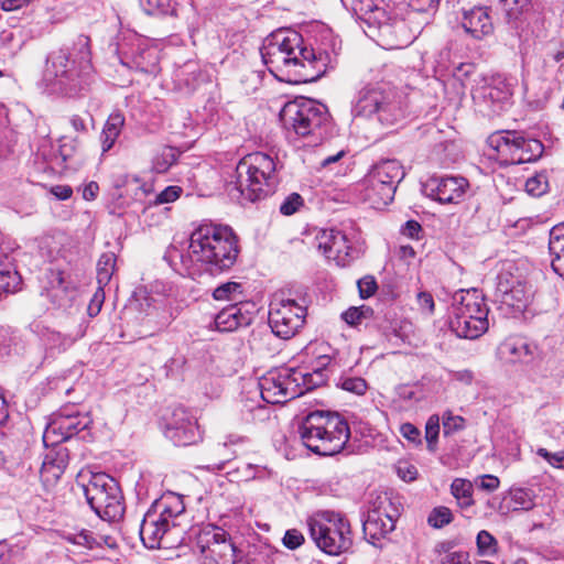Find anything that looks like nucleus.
<instances>
[{
  "mask_svg": "<svg viewBox=\"0 0 564 564\" xmlns=\"http://www.w3.org/2000/svg\"><path fill=\"white\" fill-rule=\"evenodd\" d=\"M91 73L90 39L80 34L70 48L63 47L47 56L44 78L65 95L75 96L88 88Z\"/></svg>",
  "mask_w": 564,
  "mask_h": 564,
  "instance_id": "f257e3e1",
  "label": "nucleus"
},
{
  "mask_svg": "<svg viewBox=\"0 0 564 564\" xmlns=\"http://www.w3.org/2000/svg\"><path fill=\"white\" fill-rule=\"evenodd\" d=\"M239 251L238 238L228 226L203 224L189 238L191 261L212 275L230 270Z\"/></svg>",
  "mask_w": 564,
  "mask_h": 564,
  "instance_id": "f03ea898",
  "label": "nucleus"
},
{
  "mask_svg": "<svg viewBox=\"0 0 564 564\" xmlns=\"http://www.w3.org/2000/svg\"><path fill=\"white\" fill-rule=\"evenodd\" d=\"M185 505L182 496L164 495L144 514L140 524V539L148 549H171L184 533Z\"/></svg>",
  "mask_w": 564,
  "mask_h": 564,
  "instance_id": "7ed1b4c3",
  "label": "nucleus"
},
{
  "mask_svg": "<svg viewBox=\"0 0 564 564\" xmlns=\"http://www.w3.org/2000/svg\"><path fill=\"white\" fill-rule=\"evenodd\" d=\"M297 433L303 445L321 456L340 453L350 437L348 423L340 414L319 410L302 419Z\"/></svg>",
  "mask_w": 564,
  "mask_h": 564,
  "instance_id": "20e7f679",
  "label": "nucleus"
},
{
  "mask_svg": "<svg viewBox=\"0 0 564 564\" xmlns=\"http://www.w3.org/2000/svg\"><path fill=\"white\" fill-rule=\"evenodd\" d=\"M238 181L235 189L241 204L254 203L274 193L279 183L276 165L269 154L254 152L246 155L237 164Z\"/></svg>",
  "mask_w": 564,
  "mask_h": 564,
  "instance_id": "39448f33",
  "label": "nucleus"
},
{
  "mask_svg": "<svg viewBox=\"0 0 564 564\" xmlns=\"http://www.w3.org/2000/svg\"><path fill=\"white\" fill-rule=\"evenodd\" d=\"M261 57L272 74L282 73L293 84L312 83L327 70L328 54L318 52V57L293 55L278 48H261Z\"/></svg>",
  "mask_w": 564,
  "mask_h": 564,
  "instance_id": "423d86ee",
  "label": "nucleus"
},
{
  "mask_svg": "<svg viewBox=\"0 0 564 564\" xmlns=\"http://www.w3.org/2000/svg\"><path fill=\"white\" fill-rule=\"evenodd\" d=\"M488 312L479 291L459 290L453 295L449 326L458 337L476 339L489 327Z\"/></svg>",
  "mask_w": 564,
  "mask_h": 564,
  "instance_id": "0eeeda50",
  "label": "nucleus"
},
{
  "mask_svg": "<svg viewBox=\"0 0 564 564\" xmlns=\"http://www.w3.org/2000/svg\"><path fill=\"white\" fill-rule=\"evenodd\" d=\"M351 111L355 117L376 116L383 124H393L403 115L397 94L386 83L367 84L359 89Z\"/></svg>",
  "mask_w": 564,
  "mask_h": 564,
  "instance_id": "6e6552de",
  "label": "nucleus"
},
{
  "mask_svg": "<svg viewBox=\"0 0 564 564\" xmlns=\"http://www.w3.org/2000/svg\"><path fill=\"white\" fill-rule=\"evenodd\" d=\"M80 489L94 512L107 521H117L124 513L123 497L115 478L105 473L91 474Z\"/></svg>",
  "mask_w": 564,
  "mask_h": 564,
  "instance_id": "1a4fd4ad",
  "label": "nucleus"
},
{
  "mask_svg": "<svg viewBox=\"0 0 564 564\" xmlns=\"http://www.w3.org/2000/svg\"><path fill=\"white\" fill-rule=\"evenodd\" d=\"M402 164L393 159L376 163L362 181L364 199L373 208H382L390 204L398 184L404 178Z\"/></svg>",
  "mask_w": 564,
  "mask_h": 564,
  "instance_id": "9d476101",
  "label": "nucleus"
},
{
  "mask_svg": "<svg viewBox=\"0 0 564 564\" xmlns=\"http://www.w3.org/2000/svg\"><path fill=\"white\" fill-rule=\"evenodd\" d=\"M308 527L311 538L326 554L339 555L352 546L350 523L341 513L324 511L318 520H311Z\"/></svg>",
  "mask_w": 564,
  "mask_h": 564,
  "instance_id": "9b49d317",
  "label": "nucleus"
},
{
  "mask_svg": "<svg viewBox=\"0 0 564 564\" xmlns=\"http://www.w3.org/2000/svg\"><path fill=\"white\" fill-rule=\"evenodd\" d=\"M280 121L285 130L293 131L300 137H322L329 115L323 104L303 98L286 102L280 111Z\"/></svg>",
  "mask_w": 564,
  "mask_h": 564,
  "instance_id": "f8f14e48",
  "label": "nucleus"
},
{
  "mask_svg": "<svg viewBox=\"0 0 564 564\" xmlns=\"http://www.w3.org/2000/svg\"><path fill=\"white\" fill-rule=\"evenodd\" d=\"M487 143L497 153L502 164H522L541 158L543 143L533 138H525L518 131H497L489 135Z\"/></svg>",
  "mask_w": 564,
  "mask_h": 564,
  "instance_id": "ddd939ff",
  "label": "nucleus"
},
{
  "mask_svg": "<svg viewBox=\"0 0 564 564\" xmlns=\"http://www.w3.org/2000/svg\"><path fill=\"white\" fill-rule=\"evenodd\" d=\"M496 301L499 310L507 316L517 317L529 306L533 290L521 274L511 269L502 270L497 276Z\"/></svg>",
  "mask_w": 564,
  "mask_h": 564,
  "instance_id": "4468645a",
  "label": "nucleus"
},
{
  "mask_svg": "<svg viewBox=\"0 0 564 564\" xmlns=\"http://www.w3.org/2000/svg\"><path fill=\"white\" fill-rule=\"evenodd\" d=\"M304 380L302 371L282 367L270 370L259 380L261 398L267 403L279 404L303 394L300 383Z\"/></svg>",
  "mask_w": 564,
  "mask_h": 564,
  "instance_id": "2eb2a0df",
  "label": "nucleus"
},
{
  "mask_svg": "<svg viewBox=\"0 0 564 564\" xmlns=\"http://www.w3.org/2000/svg\"><path fill=\"white\" fill-rule=\"evenodd\" d=\"M196 547L205 558L215 564H235L240 560V551L229 534L219 527L203 528L196 536Z\"/></svg>",
  "mask_w": 564,
  "mask_h": 564,
  "instance_id": "dca6fc26",
  "label": "nucleus"
},
{
  "mask_svg": "<svg viewBox=\"0 0 564 564\" xmlns=\"http://www.w3.org/2000/svg\"><path fill=\"white\" fill-rule=\"evenodd\" d=\"M306 307L293 299L275 297L269 310V326L272 333L282 338L293 337L303 326Z\"/></svg>",
  "mask_w": 564,
  "mask_h": 564,
  "instance_id": "f3484780",
  "label": "nucleus"
},
{
  "mask_svg": "<svg viewBox=\"0 0 564 564\" xmlns=\"http://www.w3.org/2000/svg\"><path fill=\"white\" fill-rule=\"evenodd\" d=\"M484 85L471 88V97L475 104L484 106L488 112L498 115L509 104L511 98L510 86L500 77L490 82L484 79Z\"/></svg>",
  "mask_w": 564,
  "mask_h": 564,
  "instance_id": "a211bd4d",
  "label": "nucleus"
},
{
  "mask_svg": "<svg viewBox=\"0 0 564 564\" xmlns=\"http://www.w3.org/2000/svg\"><path fill=\"white\" fill-rule=\"evenodd\" d=\"M315 240L318 250L337 265L346 267L354 259L355 250L340 230L323 229L316 235Z\"/></svg>",
  "mask_w": 564,
  "mask_h": 564,
  "instance_id": "6ab92c4d",
  "label": "nucleus"
},
{
  "mask_svg": "<svg viewBox=\"0 0 564 564\" xmlns=\"http://www.w3.org/2000/svg\"><path fill=\"white\" fill-rule=\"evenodd\" d=\"M399 517L397 509L388 511L386 507H379L368 512L364 521L362 531L365 539L371 545L382 549V540L387 538L395 528V521Z\"/></svg>",
  "mask_w": 564,
  "mask_h": 564,
  "instance_id": "aec40b11",
  "label": "nucleus"
},
{
  "mask_svg": "<svg viewBox=\"0 0 564 564\" xmlns=\"http://www.w3.org/2000/svg\"><path fill=\"white\" fill-rule=\"evenodd\" d=\"M91 423L93 420L88 413L75 412L70 408H63L61 409L58 416L47 427L43 440L46 443L50 433H54L61 435V438L55 441L56 443L67 441L68 438L89 429Z\"/></svg>",
  "mask_w": 564,
  "mask_h": 564,
  "instance_id": "412c9836",
  "label": "nucleus"
},
{
  "mask_svg": "<svg viewBox=\"0 0 564 564\" xmlns=\"http://www.w3.org/2000/svg\"><path fill=\"white\" fill-rule=\"evenodd\" d=\"M468 187L466 178L460 176L431 177L424 191L433 199L442 204L458 203Z\"/></svg>",
  "mask_w": 564,
  "mask_h": 564,
  "instance_id": "4be33fe9",
  "label": "nucleus"
},
{
  "mask_svg": "<svg viewBox=\"0 0 564 564\" xmlns=\"http://www.w3.org/2000/svg\"><path fill=\"white\" fill-rule=\"evenodd\" d=\"M166 435L177 446L194 444L200 437L197 423L183 408L173 411Z\"/></svg>",
  "mask_w": 564,
  "mask_h": 564,
  "instance_id": "5701e85b",
  "label": "nucleus"
},
{
  "mask_svg": "<svg viewBox=\"0 0 564 564\" xmlns=\"http://www.w3.org/2000/svg\"><path fill=\"white\" fill-rule=\"evenodd\" d=\"M254 319V304L237 302L223 308L215 316V326L219 332H234L249 326Z\"/></svg>",
  "mask_w": 564,
  "mask_h": 564,
  "instance_id": "b1692460",
  "label": "nucleus"
},
{
  "mask_svg": "<svg viewBox=\"0 0 564 564\" xmlns=\"http://www.w3.org/2000/svg\"><path fill=\"white\" fill-rule=\"evenodd\" d=\"M302 43L303 39L297 32L278 30L264 40L261 48H278V51L292 53L293 55L307 56L311 58L318 57V53L313 48L303 47Z\"/></svg>",
  "mask_w": 564,
  "mask_h": 564,
  "instance_id": "393cba45",
  "label": "nucleus"
},
{
  "mask_svg": "<svg viewBox=\"0 0 564 564\" xmlns=\"http://www.w3.org/2000/svg\"><path fill=\"white\" fill-rule=\"evenodd\" d=\"M69 462V453L65 446L56 445L44 456L40 476L45 486H53L64 474Z\"/></svg>",
  "mask_w": 564,
  "mask_h": 564,
  "instance_id": "a878e982",
  "label": "nucleus"
},
{
  "mask_svg": "<svg viewBox=\"0 0 564 564\" xmlns=\"http://www.w3.org/2000/svg\"><path fill=\"white\" fill-rule=\"evenodd\" d=\"M488 7H474L465 11L462 25L467 33L477 40L490 35L494 32V24Z\"/></svg>",
  "mask_w": 564,
  "mask_h": 564,
  "instance_id": "bb28decb",
  "label": "nucleus"
},
{
  "mask_svg": "<svg viewBox=\"0 0 564 564\" xmlns=\"http://www.w3.org/2000/svg\"><path fill=\"white\" fill-rule=\"evenodd\" d=\"M535 347L522 337H510L500 346V352L510 362H529L533 359Z\"/></svg>",
  "mask_w": 564,
  "mask_h": 564,
  "instance_id": "cd10ccee",
  "label": "nucleus"
},
{
  "mask_svg": "<svg viewBox=\"0 0 564 564\" xmlns=\"http://www.w3.org/2000/svg\"><path fill=\"white\" fill-rule=\"evenodd\" d=\"M549 251L553 271L564 280V223L551 229Z\"/></svg>",
  "mask_w": 564,
  "mask_h": 564,
  "instance_id": "c85d7f7f",
  "label": "nucleus"
},
{
  "mask_svg": "<svg viewBox=\"0 0 564 564\" xmlns=\"http://www.w3.org/2000/svg\"><path fill=\"white\" fill-rule=\"evenodd\" d=\"M62 539L69 544V546H67V551L73 554H85L86 551L93 550L99 545V542L94 536L93 532L85 529L65 531L62 534Z\"/></svg>",
  "mask_w": 564,
  "mask_h": 564,
  "instance_id": "c756f323",
  "label": "nucleus"
},
{
  "mask_svg": "<svg viewBox=\"0 0 564 564\" xmlns=\"http://www.w3.org/2000/svg\"><path fill=\"white\" fill-rule=\"evenodd\" d=\"M358 11L360 21L370 30L380 29L387 25L390 20L387 11L373 3L372 0L361 3Z\"/></svg>",
  "mask_w": 564,
  "mask_h": 564,
  "instance_id": "7c9ffc66",
  "label": "nucleus"
},
{
  "mask_svg": "<svg viewBox=\"0 0 564 564\" xmlns=\"http://www.w3.org/2000/svg\"><path fill=\"white\" fill-rule=\"evenodd\" d=\"M124 126V116L120 112L111 113L100 134L102 153L108 152L115 145Z\"/></svg>",
  "mask_w": 564,
  "mask_h": 564,
  "instance_id": "2f4dec72",
  "label": "nucleus"
},
{
  "mask_svg": "<svg viewBox=\"0 0 564 564\" xmlns=\"http://www.w3.org/2000/svg\"><path fill=\"white\" fill-rule=\"evenodd\" d=\"M330 357L327 355L318 357L316 360V367L313 369V372H303L302 376L304 380L300 383V388L303 389V393L305 391L312 390L316 387L322 386L326 381V376L324 373L325 368L329 365Z\"/></svg>",
  "mask_w": 564,
  "mask_h": 564,
  "instance_id": "473e14b6",
  "label": "nucleus"
},
{
  "mask_svg": "<svg viewBox=\"0 0 564 564\" xmlns=\"http://www.w3.org/2000/svg\"><path fill=\"white\" fill-rule=\"evenodd\" d=\"M84 336V329L80 327L75 333L62 334L55 330H48L44 335L45 344L50 349L65 350L72 346L77 339Z\"/></svg>",
  "mask_w": 564,
  "mask_h": 564,
  "instance_id": "72a5a7b5",
  "label": "nucleus"
},
{
  "mask_svg": "<svg viewBox=\"0 0 564 564\" xmlns=\"http://www.w3.org/2000/svg\"><path fill=\"white\" fill-rule=\"evenodd\" d=\"M242 285L238 282L229 281L218 285L213 291L215 301L242 302Z\"/></svg>",
  "mask_w": 564,
  "mask_h": 564,
  "instance_id": "f704fd0d",
  "label": "nucleus"
},
{
  "mask_svg": "<svg viewBox=\"0 0 564 564\" xmlns=\"http://www.w3.org/2000/svg\"><path fill=\"white\" fill-rule=\"evenodd\" d=\"M116 267V256L112 252L101 254L97 262V283L106 286L113 274Z\"/></svg>",
  "mask_w": 564,
  "mask_h": 564,
  "instance_id": "c9c22d12",
  "label": "nucleus"
},
{
  "mask_svg": "<svg viewBox=\"0 0 564 564\" xmlns=\"http://www.w3.org/2000/svg\"><path fill=\"white\" fill-rule=\"evenodd\" d=\"M508 22L518 21L531 4V0H498Z\"/></svg>",
  "mask_w": 564,
  "mask_h": 564,
  "instance_id": "e433bc0d",
  "label": "nucleus"
},
{
  "mask_svg": "<svg viewBox=\"0 0 564 564\" xmlns=\"http://www.w3.org/2000/svg\"><path fill=\"white\" fill-rule=\"evenodd\" d=\"M180 153L173 147H165L153 160V170L156 173H165L176 163Z\"/></svg>",
  "mask_w": 564,
  "mask_h": 564,
  "instance_id": "4c0bfd02",
  "label": "nucleus"
},
{
  "mask_svg": "<svg viewBox=\"0 0 564 564\" xmlns=\"http://www.w3.org/2000/svg\"><path fill=\"white\" fill-rule=\"evenodd\" d=\"M525 191L533 197H540L549 191V177L545 171L535 173L525 182Z\"/></svg>",
  "mask_w": 564,
  "mask_h": 564,
  "instance_id": "58836bf2",
  "label": "nucleus"
},
{
  "mask_svg": "<svg viewBox=\"0 0 564 564\" xmlns=\"http://www.w3.org/2000/svg\"><path fill=\"white\" fill-rule=\"evenodd\" d=\"M186 364L187 359L184 355L175 354L164 364V376L169 379L182 378L185 371Z\"/></svg>",
  "mask_w": 564,
  "mask_h": 564,
  "instance_id": "ea45409f",
  "label": "nucleus"
},
{
  "mask_svg": "<svg viewBox=\"0 0 564 564\" xmlns=\"http://www.w3.org/2000/svg\"><path fill=\"white\" fill-rule=\"evenodd\" d=\"M513 510H531L534 507L532 495L523 488H516L510 491Z\"/></svg>",
  "mask_w": 564,
  "mask_h": 564,
  "instance_id": "a19ab883",
  "label": "nucleus"
},
{
  "mask_svg": "<svg viewBox=\"0 0 564 564\" xmlns=\"http://www.w3.org/2000/svg\"><path fill=\"white\" fill-rule=\"evenodd\" d=\"M452 521L453 513L451 509L443 506L434 508L427 518V523L435 529H441Z\"/></svg>",
  "mask_w": 564,
  "mask_h": 564,
  "instance_id": "79ce46f5",
  "label": "nucleus"
},
{
  "mask_svg": "<svg viewBox=\"0 0 564 564\" xmlns=\"http://www.w3.org/2000/svg\"><path fill=\"white\" fill-rule=\"evenodd\" d=\"M440 433V419L437 415H432L429 417L426 425H425V440L427 449L430 452H435L436 444H437V437Z\"/></svg>",
  "mask_w": 564,
  "mask_h": 564,
  "instance_id": "37998d69",
  "label": "nucleus"
},
{
  "mask_svg": "<svg viewBox=\"0 0 564 564\" xmlns=\"http://www.w3.org/2000/svg\"><path fill=\"white\" fill-rule=\"evenodd\" d=\"M339 386L341 389L358 395H362L367 390V382L360 377L343 378Z\"/></svg>",
  "mask_w": 564,
  "mask_h": 564,
  "instance_id": "c03bdc74",
  "label": "nucleus"
},
{
  "mask_svg": "<svg viewBox=\"0 0 564 564\" xmlns=\"http://www.w3.org/2000/svg\"><path fill=\"white\" fill-rule=\"evenodd\" d=\"M303 203L304 200L300 194L292 193L289 196H286L285 199L281 203L280 212L285 216L293 215L299 210Z\"/></svg>",
  "mask_w": 564,
  "mask_h": 564,
  "instance_id": "a18cd8bd",
  "label": "nucleus"
},
{
  "mask_svg": "<svg viewBox=\"0 0 564 564\" xmlns=\"http://www.w3.org/2000/svg\"><path fill=\"white\" fill-rule=\"evenodd\" d=\"M18 286L17 272L11 270H0V294L15 292Z\"/></svg>",
  "mask_w": 564,
  "mask_h": 564,
  "instance_id": "49530a36",
  "label": "nucleus"
},
{
  "mask_svg": "<svg viewBox=\"0 0 564 564\" xmlns=\"http://www.w3.org/2000/svg\"><path fill=\"white\" fill-rule=\"evenodd\" d=\"M78 144L79 142L76 138L65 135L59 139L58 152L64 162L76 153Z\"/></svg>",
  "mask_w": 564,
  "mask_h": 564,
  "instance_id": "de8ad7c7",
  "label": "nucleus"
},
{
  "mask_svg": "<svg viewBox=\"0 0 564 564\" xmlns=\"http://www.w3.org/2000/svg\"><path fill=\"white\" fill-rule=\"evenodd\" d=\"M442 420L444 433L446 435L460 431L465 426V420L459 415H453L451 412H445Z\"/></svg>",
  "mask_w": 564,
  "mask_h": 564,
  "instance_id": "09e8293b",
  "label": "nucleus"
},
{
  "mask_svg": "<svg viewBox=\"0 0 564 564\" xmlns=\"http://www.w3.org/2000/svg\"><path fill=\"white\" fill-rule=\"evenodd\" d=\"M476 74V66L471 63H460L454 68L453 76L465 87L470 77Z\"/></svg>",
  "mask_w": 564,
  "mask_h": 564,
  "instance_id": "8fccbe9b",
  "label": "nucleus"
},
{
  "mask_svg": "<svg viewBox=\"0 0 564 564\" xmlns=\"http://www.w3.org/2000/svg\"><path fill=\"white\" fill-rule=\"evenodd\" d=\"M451 492L454 498H468L473 495V485L469 480L455 478L451 485Z\"/></svg>",
  "mask_w": 564,
  "mask_h": 564,
  "instance_id": "3c124183",
  "label": "nucleus"
},
{
  "mask_svg": "<svg viewBox=\"0 0 564 564\" xmlns=\"http://www.w3.org/2000/svg\"><path fill=\"white\" fill-rule=\"evenodd\" d=\"M282 541L285 547L289 550H295L304 543L305 539L301 531L290 529L285 532Z\"/></svg>",
  "mask_w": 564,
  "mask_h": 564,
  "instance_id": "603ef678",
  "label": "nucleus"
},
{
  "mask_svg": "<svg viewBox=\"0 0 564 564\" xmlns=\"http://www.w3.org/2000/svg\"><path fill=\"white\" fill-rule=\"evenodd\" d=\"M104 301H105L104 286L98 285L96 292L94 293V295L88 304V307H87L88 315L91 317L97 316L101 311Z\"/></svg>",
  "mask_w": 564,
  "mask_h": 564,
  "instance_id": "864d4df0",
  "label": "nucleus"
},
{
  "mask_svg": "<svg viewBox=\"0 0 564 564\" xmlns=\"http://www.w3.org/2000/svg\"><path fill=\"white\" fill-rule=\"evenodd\" d=\"M536 454L544 458L551 466L564 468V452L550 453L546 448L540 447Z\"/></svg>",
  "mask_w": 564,
  "mask_h": 564,
  "instance_id": "5fc2aeb1",
  "label": "nucleus"
},
{
  "mask_svg": "<svg viewBox=\"0 0 564 564\" xmlns=\"http://www.w3.org/2000/svg\"><path fill=\"white\" fill-rule=\"evenodd\" d=\"M358 289L360 297L368 299L376 293L378 285L373 276L367 275L358 281Z\"/></svg>",
  "mask_w": 564,
  "mask_h": 564,
  "instance_id": "6e6d98bb",
  "label": "nucleus"
},
{
  "mask_svg": "<svg viewBox=\"0 0 564 564\" xmlns=\"http://www.w3.org/2000/svg\"><path fill=\"white\" fill-rule=\"evenodd\" d=\"M497 545V540L486 530L477 534V546L481 554L488 552Z\"/></svg>",
  "mask_w": 564,
  "mask_h": 564,
  "instance_id": "4d7b16f0",
  "label": "nucleus"
},
{
  "mask_svg": "<svg viewBox=\"0 0 564 564\" xmlns=\"http://www.w3.org/2000/svg\"><path fill=\"white\" fill-rule=\"evenodd\" d=\"M214 455L218 458L219 460V464H216L217 468L218 469H221L224 464L229 462L234 456H235V452H232L229 446H228V443L225 442L224 444H218L215 448H214Z\"/></svg>",
  "mask_w": 564,
  "mask_h": 564,
  "instance_id": "13d9d810",
  "label": "nucleus"
},
{
  "mask_svg": "<svg viewBox=\"0 0 564 564\" xmlns=\"http://www.w3.org/2000/svg\"><path fill=\"white\" fill-rule=\"evenodd\" d=\"M400 432L404 438L414 445H420L421 441V432L420 430L413 425L412 423H404L400 427Z\"/></svg>",
  "mask_w": 564,
  "mask_h": 564,
  "instance_id": "bf43d9fd",
  "label": "nucleus"
},
{
  "mask_svg": "<svg viewBox=\"0 0 564 564\" xmlns=\"http://www.w3.org/2000/svg\"><path fill=\"white\" fill-rule=\"evenodd\" d=\"M469 555L464 551H455L443 555L437 560V564H464Z\"/></svg>",
  "mask_w": 564,
  "mask_h": 564,
  "instance_id": "052dcab7",
  "label": "nucleus"
},
{
  "mask_svg": "<svg viewBox=\"0 0 564 564\" xmlns=\"http://www.w3.org/2000/svg\"><path fill=\"white\" fill-rule=\"evenodd\" d=\"M398 476L404 481H413L417 477V469L409 463H399L397 466Z\"/></svg>",
  "mask_w": 564,
  "mask_h": 564,
  "instance_id": "680f3d73",
  "label": "nucleus"
},
{
  "mask_svg": "<svg viewBox=\"0 0 564 564\" xmlns=\"http://www.w3.org/2000/svg\"><path fill=\"white\" fill-rule=\"evenodd\" d=\"M182 189L178 186H169L156 196V203H172L180 197Z\"/></svg>",
  "mask_w": 564,
  "mask_h": 564,
  "instance_id": "e2e57ef3",
  "label": "nucleus"
},
{
  "mask_svg": "<svg viewBox=\"0 0 564 564\" xmlns=\"http://www.w3.org/2000/svg\"><path fill=\"white\" fill-rule=\"evenodd\" d=\"M158 1V15H171L177 14V0H156Z\"/></svg>",
  "mask_w": 564,
  "mask_h": 564,
  "instance_id": "0e129e2a",
  "label": "nucleus"
},
{
  "mask_svg": "<svg viewBox=\"0 0 564 564\" xmlns=\"http://www.w3.org/2000/svg\"><path fill=\"white\" fill-rule=\"evenodd\" d=\"M366 312H369V308L350 307L343 313V318L349 325H357Z\"/></svg>",
  "mask_w": 564,
  "mask_h": 564,
  "instance_id": "69168bd1",
  "label": "nucleus"
},
{
  "mask_svg": "<svg viewBox=\"0 0 564 564\" xmlns=\"http://www.w3.org/2000/svg\"><path fill=\"white\" fill-rule=\"evenodd\" d=\"M422 232L421 225L415 220H408L402 229L401 234L405 237L412 238V239H419L420 234Z\"/></svg>",
  "mask_w": 564,
  "mask_h": 564,
  "instance_id": "338daca9",
  "label": "nucleus"
},
{
  "mask_svg": "<svg viewBox=\"0 0 564 564\" xmlns=\"http://www.w3.org/2000/svg\"><path fill=\"white\" fill-rule=\"evenodd\" d=\"M499 478L494 475H484L480 478L479 487L488 492H492L499 487Z\"/></svg>",
  "mask_w": 564,
  "mask_h": 564,
  "instance_id": "774afa93",
  "label": "nucleus"
}]
</instances>
